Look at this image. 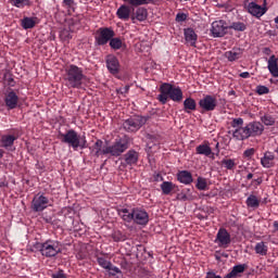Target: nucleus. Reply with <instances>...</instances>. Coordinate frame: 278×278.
Instances as JSON below:
<instances>
[{"instance_id":"nucleus-17","label":"nucleus","mask_w":278,"mask_h":278,"mask_svg":"<svg viewBox=\"0 0 278 278\" xmlns=\"http://www.w3.org/2000/svg\"><path fill=\"white\" fill-rule=\"evenodd\" d=\"M195 153L198 155H205V157H211L214 160V152L212 151V147H210V142L204 141L202 144L195 148Z\"/></svg>"},{"instance_id":"nucleus-51","label":"nucleus","mask_w":278,"mask_h":278,"mask_svg":"<svg viewBox=\"0 0 278 278\" xmlns=\"http://www.w3.org/2000/svg\"><path fill=\"white\" fill-rule=\"evenodd\" d=\"M75 5V0H63V8L71 9Z\"/></svg>"},{"instance_id":"nucleus-42","label":"nucleus","mask_w":278,"mask_h":278,"mask_svg":"<svg viewBox=\"0 0 278 278\" xmlns=\"http://www.w3.org/2000/svg\"><path fill=\"white\" fill-rule=\"evenodd\" d=\"M12 5L15 8H25V5H29V0H10Z\"/></svg>"},{"instance_id":"nucleus-15","label":"nucleus","mask_w":278,"mask_h":278,"mask_svg":"<svg viewBox=\"0 0 278 278\" xmlns=\"http://www.w3.org/2000/svg\"><path fill=\"white\" fill-rule=\"evenodd\" d=\"M106 67L109 73H111L112 75H118V73L121 72V63L114 54H109L106 56Z\"/></svg>"},{"instance_id":"nucleus-10","label":"nucleus","mask_w":278,"mask_h":278,"mask_svg":"<svg viewBox=\"0 0 278 278\" xmlns=\"http://www.w3.org/2000/svg\"><path fill=\"white\" fill-rule=\"evenodd\" d=\"M199 106L203 112H214L218 106V100L214 96L206 94L199 101Z\"/></svg>"},{"instance_id":"nucleus-19","label":"nucleus","mask_w":278,"mask_h":278,"mask_svg":"<svg viewBox=\"0 0 278 278\" xmlns=\"http://www.w3.org/2000/svg\"><path fill=\"white\" fill-rule=\"evenodd\" d=\"M185 40L187 45L190 47H197V40H199V36L192 28H185L184 29Z\"/></svg>"},{"instance_id":"nucleus-3","label":"nucleus","mask_w":278,"mask_h":278,"mask_svg":"<svg viewBox=\"0 0 278 278\" xmlns=\"http://www.w3.org/2000/svg\"><path fill=\"white\" fill-rule=\"evenodd\" d=\"M159 90L161 93L157 96V101H160L162 105H166L168 99L176 103H179L184 99V91H181V88L175 87L168 83L161 85Z\"/></svg>"},{"instance_id":"nucleus-18","label":"nucleus","mask_w":278,"mask_h":278,"mask_svg":"<svg viewBox=\"0 0 278 278\" xmlns=\"http://www.w3.org/2000/svg\"><path fill=\"white\" fill-rule=\"evenodd\" d=\"M140 154L136 150H129L124 154L123 160L127 166H136Z\"/></svg>"},{"instance_id":"nucleus-21","label":"nucleus","mask_w":278,"mask_h":278,"mask_svg":"<svg viewBox=\"0 0 278 278\" xmlns=\"http://www.w3.org/2000/svg\"><path fill=\"white\" fill-rule=\"evenodd\" d=\"M116 16L121 21H129V16H131V8L126 4L121 5L117 9Z\"/></svg>"},{"instance_id":"nucleus-63","label":"nucleus","mask_w":278,"mask_h":278,"mask_svg":"<svg viewBox=\"0 0 278 278\" xmlns=\"http://www.w3.org/2000/svg\"><path fill=\"white\" fill-rule=\"evenodd\" d=\"M3 186H5V182L0 184V188H3Z\"/></svg>"},{"instance_id":"nucleus-31","label":"nucleus","mask_w":278,"mask_h":278,"mask_svg":"<svg viewBox=\"0 0 278 278\" xmlns=\"http://www.w3.org/2000/svg\"><path fill=\"white\" fill-rule=\"evenodd\" d=\"M184 110L187 114L194 112V110H197V101H194L192 98H187L184 101Z\"/></svg>"},{"instance_id":"nucleus-64","label":"nucleus","mask_w":278,"mask_h":278,"mask_svg":"<svg viewBox=\"0 0 278 278\" xmlns=\"http://www.w3.org/2000/svg\"><path fill=\"white\" fill-rule=\"evenodd\" d=\"M218 147H219V143L217 142V143H216L217 153H218V151H219V150H218Z\"/></svg>"},{"instance_id":"nucleus-16","label":"nucleus","mask_w":278,"mask_h":278,"mask_svg":"<svg viewBox=\"0 0 278 278\" xmlns=\"http://www.w3.org/2000/svg\"><path fill=\"white\" fill-rule=\"evenodd\" d=\"M4 103L9 110H14L18 105V96L13 90L8 91L4 96Z\"/></svg>"},{"instance_id":"nucleus-56","label":"nucleus","mask_w":278,"mask_h":278,"mask_svg":"<svg viewBox=\"0 0 278 278\" xmlns=\"http://www.w3.org/2000/svg\"><path fill=\"white\" fill-rule=\"evenodd\" d=\"M249 3H261L262 5H266V0H248Z\"/></svg>"},{"instance_id":"nucleus-48","label":"nucleus","mask_w":278,"mask_h":278,"mask_svg":"<svg viewBox=\"0 0 278 278\" xmlns=\"http://www.w3.org/2000/svg\"><path fill=\"white\" fill-rule=\"evenodd\" d=\"M4 79L8 84V86H11V88H14V86L16 85V81H14V78H12V76L5 74L4 75Z\"/></svg>"},{"instance_id":"nucleus-2","label":"nucleus","mask_w":278,"mask_h":278,"mask_svg":"<svg viewBox=\"0 0 278 278\" xmlns=\"http://www.w3.org/2000/svg\"><path fill=\"white\" fill-rule=\"evenodd\" d=\"M118 214L125 223H131L132 220L135 225H141L142 227L149 225V213H147L144 208H122L118 211Z\"/></svg>"},{"instance_id":"nucleus-28","label":"nucleus","mask_w":278,"mask_h":278,"mask_svg":"<svg viewBox=\"0 0 278 278\" xmlns=\"http://www.w3.org/2000/svg\"><path fill=\"white\" fill-rule=\"evenodd\" d=\"M248 266L247 264H239L232 267V270L227 274V278H237L242 275L247 270Z\"/></svg>"},{"instance_id":"nucleus-44","label":"nucleus","mask_w":278,"mask_h":278,"mask_svg":"<svg viewBox=\"0 0 278 278\" xmlns=\"http://www.w3.org/2000/svg\"><path fill=\"white\" fill-rule=\"evenodd\" d=\"M106 270L109 271V275H111L112 277H115V275H121V268L113 266L111 263L110 268H106Z\"/></svg>"},{"instance_id":"nucleus-53","label":"nucleus","mask_w":278,"mask_h":278,"mask_svg":"<svg viewBox=\"0 0 278 278\" xmlns=\"http://www.w3.org/2000/svg\"><path fill=\"white\" fill-rule=\"evenodd\" d=\"M53 278H66V274H64V270L60 269L59 271L54 273L52 275Z\"/></svg>"},{"instance_id":"nucleus-11","label":"nucleus","mask_w":278,"mask_h":278,"mask_svg":"<svg viewBox=\"0 0 278 278\" xmlns=\"http://www.w3.org/2000/svg\"><path fill=\"white\" fill-rule=\"evenodd\" d=\"M49 207V198L45 194H36L31 201L33 212H45Z\"/></svg>"},{"instance_id":"nucleus-14","label":"nucleus","mask_w":278,"mask_h":278,"mask_svg":"<svg viewBox=\"0 0 278 278\" xmlns=\"http://www.w3.org/2000/svg\"><path fill=\"white\" fill-rule=\"evenodd\" d=\"M245 126L248 127L250 138H257V136L264 134V124L261 122H250Z\"/></svg>"},{"instance_id":"nucleus-26","label":"nucleus","mask_w":278,"mask_h":278,"mask_svg":"<svg viewBox=\"0 0 278 278\" xmlns=\"http://www.w3.org/2000/svg\"><path fill=\"white\" fill-rule=\"evenodd\" d=\"M242 49L233 48L232 50L225 52V58L228 59V62H236V60L242 58Z\"/></svg>"},{"instance_id":"nucleus-41","label":"nucleus","mask_w":278,"mask_h":278,"mask_svg":"<svg viewBox=\"0 0 278 278\" xmlns=\"http://www.w3.org/2000/svg\"><path fill=\"white\" fill-rule=\"evenodd\" d=\"M242 125H244V119L242 117L239 118H233L230 123V126L233 129H240V127H242Z\"/></svg>"},{"instance_id":"nucleus-7","label":"nucleus","mask_w":278,"mask_h":278,"mask_svg":"<svg viewBox=\"0 0 278 278\" xmlns=\"http://www.w3.org/2000/svg\"><path fill=\"white\" fill-rule=\"evenodd\" d=\"M149 117L142 115H135L129 117L123 123L125 131L135 132L138 131L142 126L147 125Z\"/></svg>"},{"instance_id":"nucleus-57","label":"nucleus","mask_w":278,"mask_h":278,"mask_svg":"<svg viewBox=\"0 0 278 278\" xmlns=\"http://www.w3.org/2000/svg\"><path fill=\"white\" fill-rule=\"evenodd\" d=\"M242 79H249L251 77V74L249 72H243L239 75Z\"/></svg>"},{"instance_id":"nucleus-46","label":"nucleus","mask_w":278,"mask_h":278,"mask_svg":"<svg viewBox=\"0 0 278 278\" xmlns=\"http://www.w3.org/2000/svg\"><path fill=\"white\" fill-rule=\"evenodd\" d=\"M124 3H128V5H132V8H139L141 5L142 0H123Z\"/></svg>"},{"instance_id":"nucleus-36","label":"nucleus","mask_w":278,"mask_h":278,"mask_svg":"<svg viewBox=\"0 0 278 278\" xmlns=\"http://www.w3.org/2000/svg\"><path fill=\"white\" fill-rule=\"evenodd\" d=\"M161 190L163 194H170V192L175 190V184L170 181H163L161 185Z\"/></svg>"},{"instance_id":"nucleus-34","label":"nucleus","mask_w":278,"mask_h":278,"mask_svg":"<svg viewBox=\"0 0 278 278\" xmlns=\"http://www.w3.org/2000/svg\"><path fill=\"white\" fill-rule=\"evenodd\" d=\"M222 166L227 170H233L238 166V163L236 159H224L222 160Z\"/></svg>"},{"instance_id":"nucleus-50","label":"nucleus","mask_w":278,"mask_h":278,"mask_svg":"<svg viewBox=\"0 0 278 278\" xmlns=\"http://www.w3.org/2000/svg\"><path fill=\"white\" fill-rule=\"evenodd\" d=\"M117 94H127L129 92V85H126L125 87H121L116 90Z\"/></svg>"},{"instance_id":"nucleus-6","label":"nucleus","mask_w":278,"mask_h":278,"mask_svg":"<svg viewBox=\"0 0 278 278\" xmlns=\"http://www.w3.org/2000/svg\"><path fill=\"white\" fill-rule=\"evenodd\" d=\"M126 149H129V140L127 137L116 139L111 146H106V155H112L113 157H118L125 153Z\"/></svg>"},{"instance_id":"nucleus-5","label":"nucleus","mask_w":278,"mask_h":278,"mask_svg":"<svg viewBox=\"0 0 278 278\" xmlns=\"http://www.w3.org/2000/svg\"><path fill=\"white\" fill-rule=\"evenodd\" d=\"M39 251L43 257H55L59 253H62V243L58 240H47L43 243H39Z\"/></svg>"},{"instance_id":"nucleus-37","label":"nucleus","mask_w":278,"mask_h":278,"mask_svg":"<svg viewBox=\"0 0 278 278\" xmlns=\"http://www.w3.org/2000/svg\"><path fill=\"white\" fill-rule=\"evenodd\" d=\"M110 47L111 49H114L115 51H118V49L123 48V40L121 38H114L112 37L110 40Z\"/></svg>"},{"instance_id":"nucleus-12","label":"nucleus","mask_w":278,"mask_h":278,"mask_svg":"<svg viewBox=\"0 0 278 278\" xmlns=\"http://www.w3.org/2000/svg\"><path fill=\"white\" fill-rule=\"evenodd\" d=\"M215 242L218 244V247H220V249H227L229 244H231V235L229 231H227V229L219 228Z\"/></svg>"},{"instance_id":"nucleus-22","label":"nucleus","mask_w":278,"mask_h":278,"mask_svg":"<svg viewBox=\"0 0 278 278\" xmlns=\"http://www.w3.org/2000/svg\"><path fill=\"white\" fill-rule=\"evenodd\" d=\"M267 68L271 77H278V59L273 54L267 61Z\"/></svg>"},{"instance_id":"nucleus-9","label":"nucleus","mask_w":278,"mask_h":278,"mask_svg":"<svg viewBox=\"0 0 278 278\" xmlns=\"http://www.w3.org/2000/svg\"><path fill=\"white\" fill-rule=\"evenodd\" d=\"M227 29H229V25L227 22L219 20L212 23L211 34L213 38H223L227 34Z\"/></svg>"},{"instance_id":"nucleus-4","label":"nucleus","mask_w":278,"mask_h":278,"mask_svg":"<svg viewBox=\"0 0 278 278\" xmlns=\"http://www.w3.org/2000/svg\"><path fill=\"white\" fill-rule=\"evenodd\" d=\"M59 140L63 142V144H68L77 151L78 149H86V144L88 141L86 140V136L79 135L75 129H68L65 134H59Z\"/></svg>"},{"instance_id":"nucleus-39","label":"nucleus","mask_w":278,"mask_h":278,"mask_svg":"<svg viewBox=\"0 0 278 278\" xmlns=\"http://www.w3.org/2000/svg\"><path fill=\"white\" fill-rule=\"evenodd\" d=\"M97 262L101 268H104V270H108L112 266V262L108 261L105 257L100 256L97 258Z\"/></svg>"},{"instance_id":"nucleus-40","label":"nucleus","mask_w":278,"mask_h":278,"mask_svg":"<svg viewBox=\"0 0 278 278\" xmlns=\"http://www.w3.org/2000/svg\"><path fill=\"white\" fill-rule=\"evenodd\" d=\"M195 188H198V190H207V180L203 177H198Z\"/></svg>"},{"instance_id":"nucleus-47","label":"nucleus","mask_w":278,"mask_h":278,"mask_svg":"<svg viewBox=\"0 0 278 278\" xmlns=\"http://www.w3.org/2000/svg\"><path fill=\"white\" fill-rule=\"evenodd\" d=\"M178 199L180 201H192V195L191 194H187L186 191H182L179 195Z\"/></svg>"},{"instance_id":"nucleus-54","label":"nucleus","mask_w":278,"mask_h":278,"mask_svg":"<svg viewBox=\"0 0 278 278\" xmlns=\"http://www.w3.org/2000/svg\"><path fill=\"white\" fill-rule=\"evenodd\" d=\"M157 1L160 0H141V5H149L150 3L155 5Z\"/></svg>"},{"instance_id":"nucleus-23","label":"nucleus","mask_w":278,"mask_h":278,"mask_svg":"<svg viewBox=\"0 0 278 278\" xmlns=\"http://www.w3.org/2000/svg\"><path fill=\"white\" fill-rule=\"evenodd\" d=\"M261 164L264 168H273L275 166V154L273 152H265L261 159Z\"/></svg>"},{"instance_id":"nucleus-33","label":"nucleus","mask_w":278,"mask_h":278,"mask_svg":"<svg viewBox=\"0 0 278 278\" xmlns=\"http://www.w3.org/2000/svg\"><path fill=\"white\" fill-rule=\"evenodd\" d=\"M260 203L261 200H258L255 194H251L245 201V205L252 210H257V207H260Z\"/></svg>"},{"instance_id":"nucleus-59","label":"nucleus","mask_w":278,"mask_h":278,"mask_svg":"<svg viewBox=\"0 0 278 278\" xmlns=\"http://www.w3.org/2000/svg\"><path fill=\"white\" fill-rule=\"evenodd\" d=\"M274 228L276 229V231H278V222H274Z\"/></svg>"},{"instance_id":"nucleus-27","label":"nucleus","mask_w":278,"mask_h":278,"mask_svg":"<svg viewBox=\"0 0 278 278\" xmlns=\"http://www.w3.org/2000/svg\"><path fill=\"white\" fill-rule=\"evenodd\" d=\"M97 157L99 155H108V146H103V140L98 139L92 147Z\"/></svg>"},{"instance_id":"nucleus-49","label":"nucleus","mask_w":278,"mask_h":278,"mask_svg":"<svg viewBox=\"0 0 278 278\" xmlns=\"http://www.w3.org/2000/svg\"><path fill=\"white\" fill-rule=\"evenodd\" d=\"M186 18H188V15H186V13H178L176 15L177 23H184V21H186Z\"/></svg>"},{"instance_id":"nucleus-45","label":"nucleus","mask_w":278,"mask_h":278,"mask_svg":"<svg viewBox=\"0 0 278 278\" xmlns=\"http://www.w3.org/2000/svg\"><path fill=\"white\" fill-rule=\"evenodd\" d=\"M256 92L258 93V94H268V92H270V89L268 88V87H266V86H264V85H258L257 87H256Z\"/></svg>"},{"instance_id":"nucleus-43","label":"nucleus","mask_w":278,"mask_h":278,"mask_svg":"<svg viewBox=\"0 0 278 278\" xmlns=\"http://www.w3.org/2000/svg\"><path fill=\"white\" fill-rule=\"evenodd\" d=\"M253 155H255V150H254V148H250L243 152L242 157H243V160H251V157H253Z\"/></svg>"},{"instance_id":"nucleus-61","label":"nucleus","mask_w":278,"mask_h":278,"mask_svg":"<svg viewBox=\"0 0 278 278\" xmlns=\"http://www.w3.org/2000/svg\"><path fill=\"white\" fill-rule=\"evenodd\" d=\"M3 153H5L3 150H0V160L3 157Z\"/></svg>"},{"instance_id":"nucleus-62","label":"nucleus","mask_w":278,"mask_h":278,"mask_svg":"<svg viewBox=\"0 0 278 278\" xmlns=\"http://www.w3.org/2000/svg\"><path fill=\"white\" fill-rule=\"evenodd\" d=\"M276 278H278V267L275 270Z\"/></svg>"},{"instance_id":"nucleus-29","label":"nucleus","mask_w":278,"mask_h":278,"mask_svg":"<svg viewBox=\"0 0 278 278\" xmlns=\"http://www.w3.org/2000/svg\"><path fill=\"white\" fill-rule=\"evenodd\" d=\"M16 140V137L13 135H3L0 140V147L3 149H10V147L14 146V141Z\"/></svg>"},{"instance_id":"nucleus-13","label":"nucleus","mask_w":278,"mask_h":278,"mask_svg":"<svg viewBox=\"0 0 278 278\" xmlns=\"http://www.w3.org/2000/svg\"><path fill=\"white\" fill-rule=\"evenodd\" d=\"M247 10L249 14L255 16L256 18H261L264 16L266 12V4L257 3V2H249L247 5Z\"/></svg>"},{"instance_id":"nucleus-60","label":"nucleus","mask_w":278,"mask_h":278,"mask_svg":"<svg viewBox=\"0 0 278 278\" xmlns=\"http://www.w3.org/2000/svg\"><path fill=\"white\" fill-rule=\"evenodd\" d=\"M247 179H253V174L252 173L248 174Z\"/></svg>"},{"instance_id":"nucleus-55","label":"nucleus","mask_w":278,"mask_h":278,"mask_svg":"<svg viewBox=\"0 0 278 278\" xmlns=\"http://www.w3.org/2000/svg\"><path fill=\"white\" fill-rule=\"evenodd\" d=\"M205 278H223V277H220V276L214 274V271H208V273L206 274V277H205Z\"/></svg>"},{"instance_id":"nucleus-52","label":"nucleus","mask_w":278,"mask_h":278,"mask_svg":"<svg viewBox=\"0 0 278 278\" xmlns=\"http://www.w3.org/2000/svg\"><path fill=\"white\" fill-rule=\"evenodd\" d=\"M112 238L114 242H121V240H123V235L121 233V231H117L112 235Z\"/></svg>"},{"instance_id":"nucleus-38","label":"nucleus","mask_w":278,"mask_h":278,"mask_svg":"<svg viewBox=\"0 0 278 278\" xmlns=\"http://www.w3.org/2000/svg\"><path fill=\"white\" fill-rule=\"evenodd\" d=\"M228 29H235V31H244L247 29V25L242 22H235L231 26H228Z\"/></svg>"},{"instance_id":"nucleus-35","label":"nucleus","mask_w":278,"mask_h":278,"mask_svg":"<svg viewBox=\"0 0 278 278\" xmlns=\"http://www.w3.org/2000/svg\"><path fill=\"white\" fill-rule=\"evenodd\" d=\"M276 118L275 116L270 115V114H264L261 116V122L263 123V125H266V127H273V125H275L276 123Z\"/></svg>"},{"instance_id":"nucleus-24","label":"nucleus","mask_w":278,"mask_h":278,"mask_svg":"<svg viewBox=\"0 0 278 278\" xmlns=\"http://www.w3.org/2000/svg\"><path fill=\"white\" fill-rule=\"evenodd\" d=\"M177 179L180 184H185V186H189V184H192V181H194L192 178V173L188 170L178 172Z\"/></svg>"},{"instance_id":"nucleus-20","label":"nucleus","mask_w":278,"mask_h":278,"mask_svg":"<svg viewBox=\"0 0 278 278\" xmlns=\"http://www.w3.org/2000/svg\"><path fill=\"white\" fill-rule=\"evenodd\" d=\"M232 138L236 140H249L250 135H249V128L247 125L244 127L236 128L232 132Z\"/></svg>"},{"instance_id":"nucleus-32","label":"nucleus","mask_w":278,"mask_h":278,"mask_svg":"<svg viewBox=\"0 0 278 278\" xmlns=\"http://www.w3.org/2000/svg\"><path fill=\"white\" fill-rule=\"evenodd\" d=\"M254 251L256 255L266 256L268 255V245H266L264 241H261L256 243V245L254 247Z\"/></svg>"},{"instance_id":"nucleus-30","label":"nucleus","mask_w":278,"mask_h":278,"mask_svg":"<svg viewBox=\"0 0 278 278\" xmlns=\"http://www.w3.org/2000/svg\"><path fill=\"white\" fill-rule=\"evenodd\" d=\"M149 16V11L146 8H138L135 12V16H132V21H139L142 23V21H147V17Z\"/></svg>"},{"instance_id":"nucleus-1","label":"nucleus","mask_w":278,"mask_h":278,"mask_svg":"<svg viewBox=\"0 0 278 278\" xmlns=\"http://www.w3.org/2000/svg\"><path fill=\"white\" fill-rule=\"evenodd\" d=\"M88 76L84 74V68L75 64L65 66L64 81L67 88L81 89V86L86 83Z\"/></svg>"},{"instance_id":"nucleus-25","label":"nucleus","mask_w":278,"mask_h":278,"mask_svg":"<svg viewBox=\"0 0 278 278\" xmlns=\"http://www.w3.org/2000/svg\"><path fill=\"white\" fill-rule=\"evenodd\" d=\"M38 23H40L38 17H24L21 20V26L23 29H34Z\"/></svg>"},{"instance_id":"nucleus-8","label":"nucleus","mask_w":278,"mask_h":278,"mask_svg":"<svg viewBox=\"0 0 278 278\" xmlns=\"http://www.w3.org/2000/svg\"><path fill=\"white\" fill-rule=\"evenodd\" d=\"M114 36H116V34L114 33V29H112V27H100L96 31V45H98L99 47H103L108 45V42H110V40L114 38Z\"/></svg>"},{"instance_id":"nucleus-58","label":"nucleus","mask_w":278,"mask_h":278,"mask_svg":"<svg viewBox=\"0 0 278 278\" xmlns=\"http://www.w3.org/2000/svg\"><path fill=\"white\" fill-rule=\"evenodd\" d=\"M263 53H264L265 55H270V53H273V51L270 50V48H264V49H263Z\"/></svg>"}]
</instances>
